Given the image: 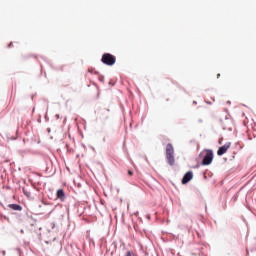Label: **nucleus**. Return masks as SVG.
<instances>
[{"mask_svg":"<svg viewBox=\"0 0 256 256\" xmlns=\"http://www.w3.org/2000/svg\"><path fill=\"white\" fill-rule=\"evenodd\" d=\"M211 163H213V151L207 150L202 160V165H211Z\"/></svg>","mask_w":256,"mask_h":256,"instance_id":"nucleus-3","label":"nucleus"},{"mask_svg":"<svg viewBox=\"0 0 256 256\" xmlns=\"http://www.w3.org/2000/svg\"><path fill=\"white\" fill-rule=\"evenodd\" d=\"M101 61L104 63V65L112 66L114 63H116L117 58H115L113 54L105 53L102 55Z\"/></svg>","mask_w":256,"mask_h":256,"instance_id":"nucleus-2","label":"nucleus"},{"mask_svg":"<svg viewBox=\"0 0 256 256\" xmlns=\"http://www.w3.org/2000/svg\"><path fill=\"white\" fill-rule=\"evenodd\" d=\"M191 179H193V172L192 171H188L183 179H182V183L183 185H186V183H189V181H191Z\"/></svg>","mask_w":256,"mask_h":256,"instance_id":"nucleus-5","label":"nucleus"},{"mask_svg":"<svg viewBox=\"0 0 256 256\" xmlns=\"http://www.w3.org/2000/svg\"><path fill=\"white\" fill-rule=\"evenodd\" d=\"M11 45H13V43H12V42H10V44L8 45V47H11Z\"/></svg>","mask_w":256,"mask_h":256,"instance_id":"nucleus-11","label":"nucleus"},{"mask_svg":"<svg viewBox=\"0 0 256 256\" xmlns=\"http://www.w3.org/2000/svg\"><path fill=\"white\" fill-rule=\"evenodd\" d=\"M57 119H59V114L56 115Z\"/></svg>","mask_w":256,"mask_h":256,"instance_id":"nucleus-12","label":"nucleus"},{"mask_svg":"<svg viewBox=\"0 0 256 256\" xmlns=\"http://www.w3.org/2000/svg\"><path fill=\"white\" fill-rule=\"evenodd\" d=\"M23 193L26 197H31V192H27V190H23Z\"/></svg>","mask_w":256,"mask_h":256,"instance_id":"nucleus-8","label":"nucleus"},{"mask_svg":"<svg viewBox=\"0 0 256 256\" xmlns=\"http://www.w3.org/2000/svg\"><path fill=\"white\" fill-rule=\"evenodd\" d=\"M56 195L57 199H60V201H65V191L63 189H59Z\"/></svg>","mask_w":256,"mask_h":256,"instance_id":"nucleus-6","label":"nucleus"},{"mask_svg":"<svg viewBox=\"0 0 256 256\" xmlns=\"http://www.w3.org/2000/svg\"><path fill=\"white\" fill-rule=\"evenodd\" d=\"M166 160L172 167L175 165V148L171 143L166 145Z\"/></svg>","mask_w":256,"mask_h":256,"instance_id":"nucleus-1","label":"nucleus"},{"mask_svg":"<svg viewBox=\"0 0 256 256\" xmlns=\"http://www.w3.org/2000/svg\"><path fill=\"white\" fill-rule=\"evenodd\" d=\"M230 147H231V142H227L226 144H224L218 149L217 155H219V157H221V155H225V153H227V150H229Z\"/></svg>","mask_w":256,"mask_h":256,"instance_id":"nucleus-4","label":"nucleus"},{"mask_svg":"<svg viewBox=\"0 0 256 256\" xmlns=\"http://www.w3.org/2000/svg\"><path fill=\"white\" fill-rule=\"evenodd\" d=\"M128 175H130V177H133V171L128 170Z\"/></svg>","mask_w":256,"mask_h":256,"instance_id":"nucleus-10","label":"nucleus"},{"mask_svg":"<svg viewBox=\"0 0 256 256\" xmlns=\"http://www.w3.org/2000/svg\"><path fill=\"white\" fill-rule=\"evenodd\" d=\"M133 255H134L133 251H128L125 256H133Z\"/></svg>","mask_w":256,"mask_h":256,"instance_id":"nucleus-9","label":"nucleus"},{"mask_svg":"<svg viewBox=\"0 0 256 256\" xmlns=\"http://www.w3.org/2000/svg\"><path fill=\"white\" fill-rule=\"evenodd\" d=\"M9 209H12V211H23V207L19 204H9Z\"/></svg>","mask_w":256,"mask_h":256,"instance_id":"nucleus-7","label":"nucleus"}]
</instances>
